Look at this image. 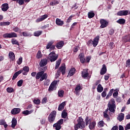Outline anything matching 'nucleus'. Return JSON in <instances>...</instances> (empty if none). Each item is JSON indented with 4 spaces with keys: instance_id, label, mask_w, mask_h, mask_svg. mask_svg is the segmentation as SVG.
<instances>
[{
    "instance_id": "nucleus-8",
    "label": "nucleus",
    "mask_w": 130,
    "mask_h": 130,
    "mask_svg": "<svg viewBox=\"0 0 130 130\" xmlns=\"http://www.w3.org/2000/svg\"><path fill=\"white\" fill-rule=\"evenodd\" d=\"M61 74L63 75L66 74V67L61 66L59 68L58 70L57 71V75L60 76Z\"/></svg>"
},
{
    "instance_id": "nucleus-57",
    "label": "nucleus",
    "mask_w": 130,
    "mask_h": 130,
    "mask_svg": "<svg viewBox=\"0 0 130 130\" xmlns=\"http://www.w3.org/2000/svg\"><path fill=\"white\" fill-rule=\"evenodd\" d=\"M48 17V15H47V14H45L44 15H42L41 18H42V19L43 20V21H44V20H45V19L47 18Z\"/></svg>"
},
{
    "instance_id": "nucleus-35",
    "label": "nucleus",
    "mask_w": 130,
    "mask_h": 130,
    "mask_svg": "<svg viewBox=\"0 0 130 130\" xmlns=\"http://www.w3.org/2000/svg\"><path fill=\"white\" fill-rule=\"evenodd\" d=\"M88 17L89 19H92V18H94L95 17V13L93 11L89 12L88 13Z\"/></svg>"
},
{
    "instance_id": "nucleus-64",
    "label": "nucleus",
    "mask_w": 130,
    "mask_h": 130,
    "mask_svg": "<svg viewBox=\"0 0 130 130\" xmlns=\"http://www.w3.org/2000/svg\"><path fill=\"white\" fill-rule=\"evenodd\" d=\"M111 130H118V126L117 125L113 126Z\"/></svg>"
},
{
    "instance_id": "nucleus-12",
    "label": "nucleus",
    "mask_w": 130,
    "mask_h": 130,
    "mask_svg": "<svg viewBox=\"0 0 130 130\" xmlns=\"http://www.w3.org/2000/svg\"><path fill=\"white\" fill-rule=\"evenodd\" d=\"M20 112H21V109L20 108H14L11 111V113L13 115L18 114V113H20Z\"/></svg>"
},
{
    "instance_id": "nucleus-31",
    "label": "nucleus",
    "mask_w": 130,
    "mask_h": 130,
    "mask_svg": "<svg viewBox=\"0 0 130 130\" xmlns=\"http://www.w3.org/2000/svg\"><path fill=\"white\" fill-rule=\"evenodd\" d=\"M68 116V113L66 110H63L61 113V117L62 118H67Z\"/></svg>"
},
{
    "instance_id": "nucleus-27",
    "label": "nucleus",
    "mask_w": 130,
    "mask_h": 130,
    "mask_svg": "<svg viewBox=\"0 0 130 130\" xmlns=\"http://www.w3.org/2000/svg\"><path fill=\"white\" fill-rule=\"evenodd\" d=\"M34 111V110H31L30 111L28 110H24L22 112V114H24V115H29V114H31Z\"/></svg>"
},
{
    "instance_id": "nucleus-39",
    "label": "nucleus",
    "mask_w": 130,
    "mask_h": 130,
    "mask_svg": "<svg viewBox=\"0 0 130 130\" xmlns=\"http://www.w3.org/2000/svg\"><path fill=\"white\" fill-rule=\"evenodd\" d=\"M61 61V59H59L56 61V64L55 67V70H57L58 69L59 66L60 65V62Z\"/></svg>"
},
{
    "instance_id": "nucleus-11",
    "label": "nucleus",
    "mask_w": 130,
    "mask_h": 130,
    "mask_svg": "<svg viewBox=\"0 0 130 130\" xmlns=\"http://www.w3.org/2000/svg\"><path fill=\"white\" fill-rule=\"evenodd\" d=\"M99 36H97L94 38L93 41H92V45L93 47H96L97 45H98V43L99 42Z\"/></svg>"
},
{
    "instance_id": "nucleus-13",
    "label": "nucleus",
    "mask_w": 130,
    "mask_h": 130,
    "mask_svg": "<svg viewBox=\"0 0 130 130\" xmlns=\"http://www.w3.org/2000/svg\"><path fill=\"white\" fill-rule=\"evenodd\" d=\"M79 57L80 62H81V63H85L86 59L85 58V55L83 53H81L79 55Z\"/></svg>"
},
{
    "instance_id": "nucleus-46",
    "label": "nucleus",
    "mask_w": 130,
    "mask_h": 130,
    "mask_svg": "<svg viewBox=\"0 0 130 130\" xmlns=\"http://www.w3.org/2000/svg\"><path fill=\"white\" fill-rule=\"evenodd\" d=\"M7 91L8 93H13V92H14V89L12 87H8L7 88Z\"/></svg>"
},
{
    "instance_id": "nucleus-36",
    "label": "nucleus",
    "mask_w": 130,
    "mask_h": 130,
    "mask_svg": "<svg viewBox=\"0 0 130 130\" xmlns=\"http://www.w3.org/2000/svg\"><path fill=\"white\" fill-rule=\"evenodd\" d=\"M53 127H55V129L56 130H59L60 128H61V126L60 125H59V124H57V123H55L53 125Z\"/></svg>"
},
{
    "instance_id": "nucleus-49",
    "label": "nucleus",
    "mask_w": 130,
    "mask_h": 130,
    "mask_svg": "<svg viewBox=\"0 0 130 130\" xmlns=\"http://www.w3.org/2000/svg\"><path fill=\"white\" fill-rule=\"evenodd\" d=\"M22 85H23V80H20L17 82V86L18 87H21Z\"/></svg>"
},
{
    "instance_id": "nucleus-24",
    "label": "nucleus",
    "mask_w": 130,
    "mask_h": 130,
    "mask_svg": "<svg viewBox=\"0 0 130 130\" xmlns=\"http://www.w3.org/2000/svg\"><path fill=\"white\" fill-rule=\"evenodd\" d=\"M74 74H76V69L75 68H72L70 69L68 75L69 76H70V77H72V76H74Z\"/></svg>"
},
{
    "instance_id": "nucleus-48",
    "label": "nucleus",
    "mask_w": 130,
    "mask_h": 130,
    "mask_svg": "<svg viewBox=\"0 0 130 130\" xmlns=\"http://www.w3.org/2000/svg\"><path fill=\"white\" fill-rule=\"evenodd\" d=\"M23 61V57H20L19 59L17 61V64H21L22 63V62Z\"/></svg>"
},
{
    "instance_id": "nucleus-18",
    "label": "nucleus",
    "mask_w": 130,
    "mask_h": 130,
    "mask_svg": "<svg viewBox=\"0 0 130 130\" xmlns=\"http://www.w3.org/2000/svg\"><path fill=\"white\" fill-rule=\"evenodd\" d=\"M109 110V108H108L105 112H104V117L105 118H107L108 121H110V117H109V115L107 114L108 111Z\"/></svg>"
},
{
    "instance_id": "nucleus-37",
    "label": "nucleus",
    "mask_w": 130,
    "mask_h": 130,
    "mask_svg": "<svg viewBox=\"0 0 130 130\" xmlns=\"http://www.w3.org/2000/svg\"><path fill=\"white\" fill-rule=\"evenodd\" d=\"M10 25H11L10 21L0 22V26H9Z\"/></svg>"
},
{
    "instance_id": "nucleus-14",
    "label": "nucleus",
    "mask_w": 130,
    "mask_h": 130,
    "mask_svg": "<svg viewBox=\"0 0 130 130\" xmlns=\"http://www.w3.org/2000/svg\"><path fill=\"white\" fill-rule=\"evenodd\" d=\"M46 64H47V59H46V58L43 59L41 60V61L39 63V66L41 67H45V66H46Z\"/></svg>"
},
{
    "instance_id": "nucleus-22",
    "label": "nucleus",
    "mask_w": 130,
    "mask_h": 130,
    "mask_svg": "<svg viewBox=\"0 0 130 130\" xmlns=\"http://www.w3.org/2000/svg\"><path fill=\"white\" fill-rule=\"evenodd\" d=\"M9 57L12 60V61H14L15 60V59L16 58V56H15V53L13 52H10L9 53Z\"/></svg>"
},
{
    "instance_id": "nucleus-20",
    "label": "nucleus",
    "mask_w": 130,
    "mask_h": 130,
    "mask_svg": "<svg viewBox=\"0 0 130 130\" xmlns=\"http://www.w3.org/2000/svg\"><path fill=\"white\" fill-rule=\"evenodd\" d=\"M2 7V10L3 12H7V10H9V4L8 3L3 4Z\"/></svg>"
},
{
    "instance_id": "nucleus-3",
    "label": "nucleus",
    "mask_w": 130,
    "mask_h": 130,
    "mask_svg": "<svg viewBox=\"0 0 130 130\" xmlns=\"http://www.w3.org/2000/svg\"><path fill=\"white\" fill-rule=\"evenodd\" d=\"M36 80H39L40 82H42L44 80L47 79V73H44V71H40L36 75Z\"/></svg>"
},
{
    "instance_id": "nucleus-54",
    "label": "nucleus",
    "mask_w": 130,
    "mask_h": 130,
    "mask_svg": "<svg viewBox=\"0 0 130 130\" xmlns=\"http://www.w3.org/2000/svg\"><path fill=\"white\" fill-rule=\"evenodd\" d=\"M22 71H24V72H27L29 73V67L27 66H25L23 67Z\"/></svg>"
},
{
    "instance_id": "nucleus-17",
    "label": "nucleus",
    "mask_w": 130,
    "mask_h": 130,
    "mask_svg": "<svg viewBox=\"0 0 130 130\" xmlns=\"http://www.w3.org/2000/svg\"><path fill=\"white\" fill-rule=\"evenodd\" d=\"M63 45H64V43L63 42V41H61L60 42H58L56 45H55L56 47L58 49H61V48H62V47L63 46Z\"/></svg>"
},
{
    "instance_id": "nucleus-62",
    "label": "nucleus",
    "mask_w": 130,
    "mask_h": 130,
    "mask_svg": "<svg viewBox=\"0 0 130 130\" xmlns=\"http://www.w3.org/2000/svg\"><path fill=\"white\" fill-rule=\"evenodd\" d=\"M130 129V122L127 124L125 127V130Z\"/></svg>"
},
{
    "instance_id": "nucleus-23",
    "label": "nucleus",
    "mask_w": 130,
    "mask_h": 130,
    "mask_svg": "<svg viewBox=\"0 0 130 130\" xmlns=\"http://www.w3.org/2000/svg\"><path fill=\"white\" fill-rule=\"evenodd\" d=\"M64 106H66V102H63L61 104L59 105L58 110L59 111H61L62 109H64Z\"/></svg>"
},
{
    "instance_id": "nucleus-16",
    "label": "nucleus",
    "mask_w": 130,
    "mask_h": 130,
    "mask_svg": "<svg viewBox=\"0 0 130 130\" xmlns=\"http://www.w3.org/2000/svg\"><path fill=\"white\" fill-rule=\"evenodd\" d=\"M13 2H16V3H18L19 6H23L25 3H29L30 0H13Z\"/></svg>"
},
{
    "instance_id": "nucleus-10",
    "label": "nucleus",
    "mask_w": 130,
    "mask_h": 130,
    "mask_svg": "<svg viewBox=\"0 0 130 130\" xmlns=\"http://www.w3.org/2000/svg\"><path fill=\"white\" fill-rule=\"evenodd\" d=\"M89 74L88 72V69H84L82 72H81V76L83 79H86L89 76Z\"/></svg>"
},
{
    "instance_id": "nucleus-9",
    "label": "nucleus",
    "mask_w": 130,
    "mask_h": 130,
    "mask_svg": "<svg viewBox=\"0 0 130 130\" xmlns=\"http://www.w3.org/2000/svg\"><path fill=\"white\" fill-rule=\"evenodd\" d=\"M128 14V10H121L117 13V16H127Z\"/></svg>"
},
{
    "instance_id": "nucleus-42",
    "label": "nucleus",
    "mask_w": 130,
    "mask_h": 130,
    "mask_svg": "<svg viewBox=\"0 0 130 130\" xmlns=\"http://www.w3.org/2000/svg\"><path fill=\"white\" fill-rule=\"evenodd\" d=\"M82 89H83V88L81 87V85H80V84L77 85L76 86V87L75 88V91H76V92H77V91L80 92V90H82Z\"/></svg>"
},
{
    "instance_id": "nucleus-61",
    "label": "nucleus",
    "mask_w": 130,
    "mask_h": 130,
    "mask_svg": "<svg viewBox=\"0 0 130 130\" xmlns=\"http://www.w3.org/2000/svg\"><path fill=\"white\" fill-rule=\"evenodd\" d=\"M109 75L110 74H107L106 75L104 76L105 81H108V79H109Z\"/></svg>"
},
{
    "instance_id": "nucleus-32",
    "label": "nucleus",
    "mask_w": 130,
    "mask_h": 130,
    "mask_svg": "<svg viewBox=\"0 0 130 130\" xmlns=\"http://www.w3.org/2000/svg\"><path fill=\"white\" fill-rule=\"evenodd\" d=\"M64 95V91L63 90H59L58 91V97L62 98Z\"/></svg>"
},
{
    "instance_id": "nucleus-55",
    "label": "nucleus",
    "mask_w": 130,
    "mask_h": 130,
    "mask_svg": "<svg viewBox=\"0 0 130 130\" xmlns=\"http://www.w3.org/2000/svg\"><path fill=\"white\" fill-rule=\"evenodd\" d=\"M92 44H93V40H89L87 42V45H88V46H90V45H92Z\"/></svg>"
},
{
    "instance_id": "nucleus-43",
    "label": "nucleus",
    "mask_w": 130,
    "mask_h": 130,
    "mask_svg": "<svg viewBox=\"0 0 130 130\" xmlns=\"http://www.w3.org/2000/svg\"><path fill=\"white\" fill-rule=\"evenodd\" d=\"M54 89H55V86H54L52 84H50V85L49 87V89H48V91H49V92H51V91H53L54 90Z\"/></svg>"
},
{
    "instance_id": "nucleus-25",
    "label": "nucleus",
    "mask_w": 130,
    "mask_h": 130,
    "mask_svg": "<svg viewBox=\"0 0 130 130\" xmlns=\"http://www.w3.org/2000/svg\"><path fill=\"white\" fill-rule=\"evenodd\" d=\"M56 24L58 26H62V25H63V21L60 20L59 18H56Z\"/></svg>"
},
{
    "instance_id": "nucleus-19",
    "label": "nucleus",
    "mask_w": 130,
    "mask_h": 130,
    "mask_svg": "<svg viewBox=\"0 0 130 130\" xmlns=\"http://www.w3.org/2000/svg\"><path fill=\"white\" fill-rule=\"evenodd\" d=\"M95 126H96V121H95L90 122L88 125V127L90 130L94 129Z\"/></svg>"
},
{
    "instance_id": "nucleus-47",
    "label": "nucleus",
    "mask_w": 130,
    "mask_h": 130,
    "mask_svg": "<svg viewBox=\"0 0 130 130\" xmlns=\"http://www.w3.org/2000/svg\"><path fill=\"white\" fill-rule=\"evenodd\" d=\"M33 102L34 103H35V104H36L37 105H39V104H40V100H34Z\"/></svg>"
},
{
    "instance_id": "nucleus-60",
    "label": "nucleus",
    "mask_w": 130,
    "mask_h": 130,
    "mask_svg": "<svg viewBox=\"0 0 130 130\" xmlns=\"http://www.w3.org/2000/svg\"><path fill=\"white\" fill-rule=\"evenodd\" d=\"M116 102L120 103V102H121V98L119 96H117L116 98Z\"/></svg>"
},
{
    "instance_id": "nucleus-15",
    "label": "nucleus",
    "mask_w": 130,
    "mask_h": 130,
    "mask_svg": "<svg viewBox=\"0 0 130 130\" xmlns=\"http://www.w3.org/2000/svg\"><path fill=\"white\" fill-rule=\"evenodd\" d=\"M107 72V69L106 68V65L104 64L103 67L101 70L100 74L101 75H105Z\"/></svg>"
},
{
    "instance_id": "nucleus-2",
    "label": "nucleus",
    "mask_w": 130,
    "mask_h": 130,
    "mask_svg": "<svg viewBox=\"0 0 130 130\" xmlns=\"http://www.w3.org/2000/svg\"><path fill=\"white\" fill-rule=\"evenodd\" d=\"M108 108L110 112L112 113H115V110L116 109V105L115 104V101L114 99H111L110 101L108 104Z\"/></svg>"
},
{
    "instance_id": "nucleus-33",
    "label": "nucleus",
    "mask_w": 130,
    "mask_h": 130,
    "mask_svg": "<svg viewBox=\"0 0 130 130\" xmlns=\"http://www.w3.org/2000/svg\"><path fill=\"white\" fill-rule=\"evenodd\" d=\"M53 41H51L48 43L46 46V49H50L51 48V46H52V45H53Z\"/></svg>"
},
{
    "instance_id": "nucleus-50",
    "label": "nucleus",
    "mask_w": 130,
    "mask_h": 130,
    "mask_svg": "<svg viewBox=\"0 0 130 130\" xmlns=\"http://www.w3.org/2000/svg\"><path fill=\"white\" fill-rule=\"evenodd\" d=\"M126 68H130V59L126 61Z\"/></svg>"
},
{
    "instance_id": "nucleus-56",
    "label": "nucleus",
    "mask_w": 130,
    "mask_h": 130,
    "mask_svg": "<svg viewBox=\"0 0 130 130\" xmlns=\"http://www.w3.org/2000/svg\"><path fill=\"white\" fill-rule=\"evenodd\" d=\"M118 96V91H116L113 93V96L114 98H116Z\"/></svg>"
},
{
    "instance_id": "nucleus-5",
    "label": "nucleus",
    "mask_w": 130,
    "mask_h": 130,
    "mask_svg": "<svg viewBox=\"0 0 130 130\" xmlns=\"http://www.w3.org/2000/svg\"><path fill=\"white\" fill-rule=\"evenodd\" d=\"M49 60L51 62L53 61H55L56 59L58 58V56L56 55V54H55V52H52L49 54Z\"/></svg>"
},
{
    "instance_id": "nucleus-53",
    "label": "nucleus",
    "mask_w": 130,
    "mask_h": 130,
    "mask_svg": "<svg viewBox=\"0 0 130 130\" xmlns=\"http://www.w3.org/2000/svg\"><path fill=\"white\" fill-rule=\"evenodd\" d=\"M110 49H113V48H114V47H115V45H114V43L113 42H111L110 43Z\"/></svg>"
},
{
    "instance_id": "nucleus-7",
    "label": "nucleus",
    "mask_w": 130,
    "mask_h": 130,
    "mask_svg": "<svg viewBox=\"0 0 130 130\" xmlns=\"http://www.w3.org/2000/svg\"><path fill=\"white\" fill-rule=\"evenodd\" d=\"M100 23L101 24L100 28L103 29L108 26V22L107 20L103 19H101L100 20Z\"/></svg>"
},
{
    "instance_id": "nucleus-41",
    "label": "nucleus",
    "mask_w": 130,
    "mask_h": 130,
    "mask_svg": "<svg viewBox=\"0 0 130 130\" xmlns=\"http://www.w3.org/2000/svg\"><path fill=\"white\" fill-rule=\"evenodd\" d=\"M124 41V42H130V35L125 36Z\"/></svg>"
},
{
    "instance_id": "nucleus-6",
    "label": "nucleus",
    "mask_w": 130,
    "mask_h": 130,
    "mask_svg": "<svg viewBox=\"0 0 130 130\" xmlns=\"http://www.w3.org/2000/svg\"><path fill=\"white\" fill-rule=\"evenodd\" d=\"M4 38H14L17 37L16 32H12L11 33H6L3 35Z\"/></svg>"
},
{
    "instance_id": "nucleus-26",
    "label": "nucleus",
    "mask_w": 130,
    "mask_h": 130,
    "mask_svg": "<svg viewBox=\"0 0 130 130\" xmlns=\"http://www.w3.org/2000/svg\"><path fill=\"white\" fill-rule=\"evenodd\" d=\"M117 119H118L119 121L121 122L124 119V114L121 113L119 114L118 116L117 117Z\"/></svg>"
},
{
    "instance_id": "nucleus-52",
    "label": "nucleus",
    "mask_w": 130,
    "mask_h": 130,
    "mask_svg": "<svg viewBox=\"0 0 130 130\" xmlns=\"http://www.w3.org/2000/svg\"><path fill=\"white\" fill-rule=\"evenodd\" d=\"M22 36H24V37H28L30 36V34L26 32H22Z\"/></svg>"
},
{
    "instance_id": "nucleus-40",
    "label": "nucleus",
    "mask_w": 130,
    "mask_h": 130,
    "mask_svg": "<svg viewBox=\"0 0 130 130\" xmlns=\"http://www.w3.org/2000/svg\"><path fill=\"white\" fill-rule=\"evenodd\" d=\"M42 57V54H41V51H38V53H37L36 58L38 59H39L40 58H41Z\"/></svg>"
},
{
    "instance_id": "nucleus-34",
    "label": "nucleus",
    "mask_w": 130,
    "mask_h": 130,
    "mask_svg": "<svg viewBox=\"0 0 130 130\" xmlns=\"http://www.w3.org/2000/svg\"><path fill=\"white\" fill-rule=\"evenodd\" d=\"M97 91L99 93H101L103 91V87L101 84H99L97 87Z\"/></svg>"
},
{
    "instance_id": "nucleus-1",
    "label": "nucleus",
    "mask_w": 130,
    "mask_h": 130,
    "mask_svg": "<svg viewBox=\"0 0 130 130\" xmlns=\"http://www.w3.org/2000/svg\"><path fill=\"white\" fill-rule=\"evenodd\" d=\"M77 123L74 126L75 130H78L79 128H80V129H83L86 127L85 121L82 117H79L78 119L77 120Z\"/></svg>"
},
{
    "instance_id": "nucleus-38",
    "label": "nucleus",
    "mask_w": 130,
    "mask_h": 130,
    "mask_svg": "<svg viewBox=\"0 0 130 130\" xmlns=\"http://www.w3.org/2000/svg\"><path fill=\"white\" fill-rule=\"evenodd\" d=\"M113 91H114V89H111L110 90L109 93H108L106 98V99H109V97H111V96H112V94L113 93Z\"/></svg>"
},
{
    "instance_id": "nucleus-59",
    "label": "nucleus",
    "mask_w": 130,
    "mask_h": 130,
    "mask_svg": "<svg viewBox=\"0 0 130 130\" xmlns=\"http://www.w3.org/2000/svg\"><path fill=\"white\" fill-rule=\"evenodd\" d=\"M57 84V80H54V81H53L51 84H52V85L54 86V87H56V84Z\"/></svg>"
},
{
    "instance_id": "nucleus-51",
    "label": "nucleus",
    "mask_w": 130,
    "mask_h": 130,
    "mask_svg": "<svg viewBox=\"0 0 130 130\" xmlns=\"http://www.w3.org/2000/svg\"><path fill=\"white\" fill-rule=\"evenodd\" d=\"M57 124H59V125H61L62 123H63V119H59L57 122Z\"/></svg>"
},
{
    "instance_id": "nucleus-29",
    "label": "nucleus",
    "mask_w": 130,
    "mask_h": 130,
    "mask_svg": "<svg viewBox=\"0 0 130 130\" xmlns=\"http://www.w3.org/2000/svg\"><path fill=\"white\" fill-rule=\"evenodd\" d=\"M42 34V31L41 30L36 31L34 32V36H36V37H39Z\"/></svg>"
},
{
    "instance_id": "nucleus-28",
    "label": "nucleus",
    "mask_w": 130,
    "mask_h": 130,
    "mask_svg": "<svg viewBox=\"0 0 130 130\" xmlns=\"http://www.w3.org/2000/svg\"><path fill=\"white\" fill-rule=\"evenodd\" d=\"M116 22L118 24H120V25H124L125 24V19L120 18Z\"/></svg>"
},
{
    "instance_id": "nucleus-21",
    "label": "nucleus",
    "mask_w": 130,
    "mask_h": 130,
    "mask_svg": "<svg viewBox=\"0 0 130 130\" xmlns=\"http://www.w3.org/2000/svg\"><path fill=\"white\" fill-rule=\"evenodd\" d=\"M11 122V127H12V128H15V127H16V125H17V119L15 117H13Z\"/></svg>"
},
{
    "instance_id": "nucleus-44",
    "label": "nucleus",
    "mask_w": 130,
    "mask_h": 130,
    "mask_svg": "<svg viewBox=\"0 0 130 130\" xmlns=\"http://www.w3.org/2000/svg\"><path fill=\"white\" fill-rule=\"evenodd\" d=\"M74 17H75V16L71 15L67 19L66 23H70L71 21L73 20V18H74Z\"/></svg>"
},
{
    "instance_id": "nucleus-58",
    "label": "nucleus",
    "mask_w": 130,
    "mask_h": 130,
    "mask_svg": "<svg viewBox=\"0 0 130 130\" xmlns=\"http://www.w3.org/2000/svg\"><path fill=\"white\" fill-rule=\"evenodd\" d=\"M20 29L18 27V26H16L14 28H13V31L14 32H19L20 31Z\"/></svg>"
},
{
    "instance_id": "nucleus-63",
    "label": "nucleus",
    "mask_w": 130,
    "mask_h": 130,
    "mask_svg": "<svg viewBox=\"0 0 130 130\" xmlns=\"http://www.w3.org/2000/svg\"><path fill=\"white\" fill-rule=\"evenodd\" d=\"M86 62H90V60H91V56H88L86 58Z\"/></svg>"
},
{
    "instance_id": "nucleus-4",
    "label": "nucleus",
    "mask_w": 130,
    "mask_h": 130,
    "mask_svg": "<svg viewBox=\"0 0 130 130\" xmlns=\"http://www.w3.org/2000/svg\"><path fill=\"white\" fill-rule=\"evenodd\" d=\"M55 117H56V111L54 110L49 115L48 117L49 122L53 123L55 121Z\"/></svg>"
},
{
    "instance_id": "nucleus-45",
    "label": "nucleus",
    "mask_w": 130,
    "mask_h": 130,
    "mask_svg": "<svg viewBox=\"0 0 130 130\" xmlns=\"http://www.w3.org/2000/svg\"><path fill=\"white\" fill-rule=\"evenodd\" d=\"M98 124L101 127H103V126H104V125H105V123H104V121L101 120L99 121Z\"/></svg>"
},
{
    "instance_id": "nucleus-30",
    "label": "nucleus",
    "mask_w": 130,
    "mask_h": 130,
    "mask_svg": "<svg viewBox=\"0 0 130 130\" xmlns=\"http://www.w3.org/2000/svg\"><path fill=\"white\" fill-rule=\"evenodd\" d=\"M11 43L13 45H18V46H20V44L19 43V42L15 39H12Z\"/></svg>"
}]
</instances>
